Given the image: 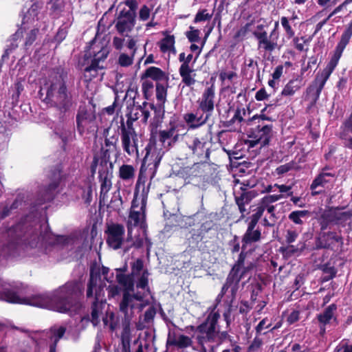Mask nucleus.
I'll use <instances>...</instances> for the list:
<instances>
[{
    "mask_svg": "<svg viewBox=\"0 0 352 352\" xmlns=\"http://www.w3.org/2000/svg\"><path fill=\"white\" fill-rule=\"evenodd\" d=\"M121 340L124 346L129 345L131 342V329L127 321H125L123 324Z\"/></svg>",
    "mask_w": 352,
    "mask_h": 352,
    "instance_id": "c03bdc74",
    "label": "nucleus"
},
{
    "mask_svg": "<svg viewBox=\"0 0 352 352\" xmlns=\"http://www.w3.org/2000/svg\"><path fill=\"white\" fill-rule=\"evenodd\" d=\"M268 94H267L265 89H259L255 95V98L258 101H262L268 98Z\"/></svg>",
    "mask_w": 352,
    "mask_h": 352,
    "instance_id": "052dcab7",
    "label": "nucleus"
},
{
    "mask_svg": "<svg viewBox=\"0 0 352 352\" xmlns=\"http://www.w3.org/2000/svg\"><path fill=\"white\" fill-rule=\"evenodd\" d=\"M150 16V9L146 6H144L141 8L139 13L140 19L142 21H146Z\"/></svg>",
    "mask_w": 352,
    "mask_h": 352,
    "instance_id": "6e6d98bb",
    "label": "nucleus"
},
{
    "mask_svg": "<svg viewBox=\"0 0 352 352\" xmlns=\"http://www.w3.org/2000/svg\"><path fill=\"white\" fill-rule=\"evenodd\" d=\"M219 318V314L214 308L208 315L206 323L199 327L197 336V339L204 349H206L204 344H208V347L211 349V352H214V346L210 343L216 338L215 325Z\"/></svg>",
    "mask_w": 352,
    "mask_h": 352,
    "instance_id": "6e6552de",
    "label": "nucleus"
},
{
    "mask_svg": "<svg viewBox=\"0 0 352 352\" xmlns=\"http://www.w3.org/2000/svg\"><path fill=\"white\" fill-rule=\"evenodd\" d=\"M102 322L104 326H108L111 331L116 329L119 324V318L110 310L109 305L105 311L104 316L102 317Z\"/></svg>",
    "mask_w": 352,
    "mask_h": 352,
    "instance_id": "cd10ccee",
    "label": "nucleus"
},
{
    "mask_svg": "<svg viewBox=\"0 0 352 352\" xmlns=\"http://www.w3.org/2000/svg\"><path fill=\"white\" fill-rule=\"evenodd\" d=\"M301 87V81L298 79L289 80L284 87L282 95L285 96H293Z\"/></svg>",
    "mask_w": 352,
    "mask_h": 352,
    "instance_id": "473e14b6",
    "label": "nucleus"
},
{
    "mask_svg": "<svg viewBox=\"0 0 352 352\" xmlns=\"http://www.w3.org/2000/svg\"><path fill=\"white\" fill-rule=\"evenodd\" d=\"M349 1L348 0L344 1L342 4L339 5L338 7H336L330 14L328 16V17L327 18V19H325L322 23V24H324L327 23V21L330 19L333 16L336 15V14L339 13L340 12H341L343 8L346 6V4L349 3Z\"/></svg>",
    "mask_w": 352,
    "mask_h": 352,
    "instance_id": "5fc2aeb1",
    "label": "nucleus"
},
{
    "mask_svg": "<svg viewBox=\"0 0 352 352\" xmlns=\"http://www.w3.org/2000/svg\"><path fill=\"white\" fill-rule=\"evenodd\" d=\"M179 74L182 78V82L187 86L195 85L196 74L195 70L191 69L189 65L182 64L179 68Z\"/></svg>",
    "mask_w": 352,
    "mask_h": 352,
    "instance_id": "bb28decb",
    "label": "nucleus"
},
{
    "mask_svg": "<svg viewBox=\"0 0 352 352\" xmlns=\"http://www.w3.org/2000/svg\"><path fill=\"white\" fill-rule=\"evenodd\" d=\"M210 117V114L205 116L197 113H188L184 116V120L190 129H195L203 126Z\"/></svg>",
    "mask_w": 352,
    "mask_h": 352,
    "instance_id": "b1692460",
    "label": "nucleus"
},
{
    "mask_svg": "<svg viewBox=\"0 0 352 352\" xmlns=\"http://www.w3.org/2000/svg\"><path fill=\"white\" fill-rule=\"evenodd\" d=\"M124 39L114 37L113 40V45L116 50H121L124 45Z\"/></svg>",
    "mask_w": 352,
    "mask_h": 352,
    "instance_id": "680f3d73",
    "label": "nucleus"
},
{
    "mask_svg": "<svg viewBox=\"0 0 352 352\" xmlns=\"http://www.w3.org/2000/svg\"><path fill=\"white\" fill-rule=\"evenodd\" d=\"M205 144V142H201L198 138H195L189 148L192 150L193 154L201 156L204 153Z\"/></svg>",
    "mask_w": 352,
    "mask_h": 352,
    "instance_id": "58836bf2",
    "label": "nucleus"
},
{
    "mask_svg": "<svg viewBox=\"0 0 352 352\" xmlns=\"http://www.w3.org/2000/svg\"><path fill=\"white\" fill-rule=\"evenodd\" d=\"M298 236V233L293 230H287V234H286V241L288 243H293L296 241V238Z\"/></svg>",
    "mask_w": 352,
    "mask_h": 352,
    "instance_id": "bf43d9fd",
    "label": "nucleus"
},
{
    "mask_svg": "<svg viewBox=\"0 0 352 352\" xmlns=\"http://www.w3.org/2000/svg\"><path fill=\"white\" fill-rule=\"evenodd\" d=\"M109 53L107 47L94 45L85 52L83 62L84 78L86 81H91L98 78L102 79V76L98 77L99 70L103 69L102 63L107 58Z\"/></svg>",
    "mask_w": 352,
    "mask_h": 352,
    "instance_id": "39448f33",
    "label": "nucleus"
},
{
    "mask_svg": "<svg viewBox=\"0 0 352 352\" xmlns=\"http://www.w3.org/2000/svg\"><path fill=\"white\" fill-rule=\"evenodd\" d=\"M352 36V21L349 23L346 29L343 32L341 38L338 43L335 51L327 65L326 67L321 72H318L315 80V84L317 87L316 94L318 96L321 93L324 85L329 76L338 64L339 60L342 56V52L346 46L349 43Z\"/></svg>",
    "mask_w": 352,
    "mask_h": 352,
    "instance_id": "20e7f679",
    "label": "nucleus"
},
{
    "mask_svg": "<svg viewBox=\"0 0 352 352\" xmlns=\"http://www.w3.org/2000/svg\"><path fill=\"white\" fill-rule=\"evenodd\" d=\"M245 114V110L244 108L237 109L234 113V116L232 118L233 122H241L243 120V116Z\"/></svg>",
    "mask_w": 352,
    "mask_h": 352,
    "instance_id": "864d4df0",
    "label": "nucleus"
},
{
    "mask_svg": "<svg viewBox=\"0 0 352 352\" xmlns=\"http://www.w3.org/2000/svg\"><path fill=\"white\" fill-rule=\"evenodd\" d=\"M137 135L134 129L128 126L121 129V142L124 151L129 155H133L137 151Z\"/></svg>",
    "mask_w": 352,
    "mask_h": 352,
    "instance_id": "ddd939ff",
    "label": "nucleus"
},
{
    "mask_svg": "<svg viewBox=\"0 0 352 352\" xmlns=\"http://www.w3.org/2000/svg\"><path fill=\"white\" fill-rule=\"evenodd\" d=\"M278 26V21H276L274 23V28L269 36L267 32H256L255 33V38L258 40V49H263L267 52H272L278 47V40L279 38Z\"/></svg>",
    "mask_w": 352,
    "mask_h": 352,
    "instance_id": "9b49d317",
    "label": "nucleus"
},
{
    "mask_svg": "<svg viewBox=\"0 0 352 352\" xmlns=\"http://www.w3.org/2000/svg\"><path fill=\"white\" fill-rule=\"evenodd\" d=\"M126 45H127L128 49L131 50V52L130 53L135 55L136 50H137L136 41L134 40L133 38H131L128 41Z\"/></svg>",
    "mask_w": 352,
    "mask_h": 352,
    "instance_id": "338daca9",
    "label": "nucleus"
},
{
    "mask_svg": "<svg viewBox=\"0 0 352 352\" xmlns=\"http://www.w3.org/2000/svg\"><path fill=\"white\" fill-rule=\"evenodd\" d=\"M214 106V89L211 86L207 88L199 102V109L206 114H211Z\"/></svg>",
    "mask_w": 352,
    "mask_h": 352,
    "instance_id": "aec40b11",
    "label": "nucleus"
},
{
    "mask_svg": "<svg viewBox=\"0 0 352 352\" xmlns=\"http://www.w3.org/2000/svg\"><path fill=\"white\" fill-rule=\"evenodd\" d=\"M112 167L111 164L108 166V163L104 162L102 165V168L99 170V180L100 182V201H104L107 193L111 188L112 182Z\"/></svg>",
    "mask_w": 352,
    "mask_h": 352,
    "instance_id": "2eb2a0df",
    "label": "nucleus"
},
{
    "mask_svg": "<svg viewBox=\"0 0 352 352\" xmlns=\"http://www.w3.org/2000/svg\"><path fill=\"white\" fill-rule=\"evenodd\" d=\"M105 233L107 243L110 248L118 250L122 247L125 234V230L122 225L113 223L107 224Z\"/></svg>",
    "mask_w": 352,
    "mask_h": 352,
    "instance_id": "f8f14e48",
    "label": "nucleus"
},
{
    "mask_svg": "<svg viewBox=\"0 0 352 352\" xmlns=\"http://www.w3.org/2000/svg\"><path fill=\"white\" fill-rule=\"evenodd\" d=\"M280 23L286 32L287 37H293L294 36V31L290 25L288 19L285 16H282L280 19Z\"/></svg>",
    "mask_w": 352,
    "mask_h": 352,
    "instance_id": "09e8293b",
    "label": "nucleus"
},
{
    "mask_svg": "<svg viewBox=\"0 0 352 352\" xmlns=\"http://www.w3.org/2000/svg\"><path fill=\"white\" fill-rule=\"evenodd\" d=\"M81 289L78 283H67L51 294L36 296L32 299L25 298L21 289L0 280V299L12 303L28 304L70 315L76 314L82 307L78 299Z\"/></svg>",
    "mask_w": 352,
    "mask_h": 352,
    "instance_id": "f257e3e1",
    "label": "nucleus"
},
{
    "mask_svg": "<svg viewBox=\"0 0 352 352\" xmlns=\"http://www.w3.org/2000/svg\"><path fill=\"white\" fill-rule=\"evenodd\" d=\"M340 129V136L344 144L347 148L352 149V113L343 123Z\"/></svg>",
    "mask_w": 352,
    "mask_h": 352,
    "instance_id": "a878e982",
    "label": "nucleus"
},
{
    "mask_svg": "<svg viewBox=\"0 0 352 352\" xmlns=\"http://www.w3.org/2000/svg\"><path fill=\"white\" fill-rule=\"evenodd\" d=\"M179 134L177 126L172 125L169 129L160 132V140L164 147L170 148L179 139Z\"/></svg>",
    "mask_w": 352,
    "mask_h": 352,
    "instance_id": "4be33fe9",
    "label": "nucleus"
},
{
    "mask_svg": "<svg viewBox=\"0 0 352 352\" xmlns=\"http://www.w3.org/2000/svg\"><path fill=\"white\" fill-rule=\"evenodd\" d=\"M160 47L162 52H172L176 54L175 48V37L173 35H166L160 43Z\"/></svg>",
    "mask_w": 352,
    "mask_h": 352,
    "instance_id": "7c9ffc66",
    "label": "nucleus"
},
{
    "mask_svg": "<svg viewBox=\"0 0 352 352\" xmlns=\"http://www.w3.org/2000/svg\"><path fill=\"white\" fill-rule=\"evenodd\" d=\"M336 351L337 352H352V345L338 346Z\"/></svg>",
    "mask_w": 352,
    "mask_h": 352,
    "instance_id": "774afa93",
    "label": "nucleus"
},
{
    "mask_svg": "<svg viewBox=\"0 0 352 352\" xmlns=\"http://www.w3.org/2000/svg\"><path fill=\"white\" fill-rule=\"evenodd\" d=\"M192 344L191 338L187 336L175 331H170L168 335L166 346L168 352L175 346L184 349L190 346Z\"/></svg>",
    "mask_w": 352,
    "mask_h": 352,
    "instance_id": "a211bd4d",
    "label": "nucleus"
},
{
    "mask_svg": "<svg viewBox=\"0 0 352 352\" xmlns=\"http://www.w3.org/2000/svg\"><path fill=\"white\" fill-rule=\"evenodd\" d=\"M310 212L308 210H295L292 211L288 216V218L296 225H302V219L309 216Z\"/></svg>",
    "mask_w": 352,
    "mask_h": 352,
    "instance_id": "c9c22d12",
    "label": "nucleus"
},
{
    "mask_svg": "<svg viewBox=\"0 0 352 352\" xmlns=\"http://www.w3.org/2000/svg\"><path fill=\"white\" fill-rule=\"evenodd\" d=\"M167 91L165 86L161 84L156 85V98L159 102L164 104L166 99Z\"/></svg>",
    "mask_w": 352,
    "mask_h": 352,
    "instance_id": "49530a36",
    "label": "nucleus"
},
{
    "mask_svg": "<svg viewBox=\"0 0 352 352\" xmlns=\"http://www.w3.org/2000/svg\"><path fill=\"white\" fill-rule=\"evenodd\" d=\"M153 115L150 120V131L152 134L156 132L157 129L160 126L163 120L164 113L160 109L153 110Z\"/></svg>",
    "mask_w": 352,
    "mask_h": 352,
    "instance_id": "72a5a7b5",
    "label": "nucleus"
},
{
    "mask_svg": "<svg viewBox=\"0 0 352 352\" xmlns=\"http://www.w3.org/2000/svg\"><path fill=\"white\" fill-rule=\"evenodd\" d=\"M256 195L253 191L244 192L240 197L236 199V204L241 213L245 211V204H248Z\"/></svg>",
    "mask_w": 352,
    "mask_h": 352,
    "instance_id": "e433bc0d",
    "label": "nucleus"
},
{
    "mask_svg": "<svg viewBox=\"0 0 352 352\" xmlns=\"http://www.w3.org/2000/svg\"><path fill=\"white\" fill-rule=\"evenodd\" d=\"M294 43H295L296 48L297 50H298L299 51H303L305 50L304 45H305V41L304 40L303 38H296L294 39Z\"/></svg>",
    "mask_w": 352,
    "mask_h": 352,
    "instance_id": "69168bd1",
    "label": "nucleus"
},
{
    "mask_svg": "<svg viewBox=\"0 0 352 352\" xmlns=\"http://www.w3.org/2000/svg\"><path fill=\"white\" fill-rule=\"evenodd\" d=\"M92 269H96L97 270H99L100 272V276L101 278V281L102 283V287L104 288V283L103 280H106L108 283H109V285L108 287L107 288V290L108 292V296L109 298H113L116 296L118 295L120 292V288L116 285L114 283H112V280H110V278L107 277L109 269L106 267H102L101 269L96 267H93L91 268V270Z\"/></svg>",
    "mask_w": 352,
    "mask_h": 352,
    "instance_id": "393cba45",
    "label": "nucleus"
},
{
    "mask_svg": "<svg viewBox=\"0 0 352 352\" xmlns=\"http://www.w3.org/2000/svg\"><path fill=\"white\" fill-rule=\"evenodd\" d=\"M164 155V151L155 142H150L146 147V155L144 157V164L153 166L156 168L160 163Z\"/></svg>",
    "mask_w": 352,
    "mask_h": 352,
    "instance_id": "dca6fc26",
    "label": "nucleus"
},
{
    "mask_svg": "<svg viewBox=\"0 0 352 352\" xmlns=\"http://www.w3.org/2000/svg\"><path fill=\"white\" fill-rule=\"evenodd\" d=\"M153 82L147 78L142 80V91L146 99H148L153 94Z\"/></svg>",
    "mask_w": 352,
    "mask_h": 352,
    "instance_id": "79ce46f5",
    "label": "nucleus"
},
{
    "mask_svg": "<svg viewBox=\"0 0 352 352\" xmlns=\"http://www.w3.org/2000/svg\"><path fill=\"white\" fill-rule=\"evenodd\" d=\"M135 169L131 165L124 164L120 167L119 176L124 180H128L133 178Z\"/></svg>",
    "mask_w": 352,
    "mask_h": 352,
    "instance_id": "4c0bfd02",
    "label": "nucleus"
},
{
    "mask_svg": "<svg viewBox=\"0 0 352 352\" xmlns=\"http://www.w3.org/2000/svg\"><path fill=\"white\" fill-rule=\"evenodd\" d=\"M146 205V197L144 195L139 196L135 195L132 201L130 214L127 222L128 239H132V230L133 227H140L144 233V221L145 218V209Z\"/></svg>",
    "mask_w": 352,
    "mask_h": 352,
    "instance_id": "0eeeda50",
    "label": "nucleus"
},
{
    "mask_svg": "<svg viewBox=\"0 0 352 352\" xmlns=\"http://www.w3.org/2000/svg\"><path fill=\"white\" fill-rule=\"evenodd\" d=\"M252 267L253 265H251L248 267H244L241 261H239L238 263L233 267L228 279L232 277L234 280L238 283L242 278L245 276L246 272Z\"/></svg>",
    "mask_w": 352,
    "mask_h": 352,
    "instance_id": "c756f323",
    "label": "nucleus"
},
{
    "mask_svg": "<svg viewBox=\"0 0 352 352\" xmlns=\"http://www.w3.org/2000/svg\"><path fill=\"white\" fill-rule=\"evenodd\" d=\"M283 198V195H270L263 197L259 201L255 212L252 215V217L259 220V219L267 212L270 214V218L263 219V225L265 226H274L277 217L274 212L275 206L272 205L273 203Z\"/></svg>",
    "mask_w": 352,
    "mask_h": 352,
    "instance_id": "1a4fd4ad",
    "label": "nucleus"
},
{
    "mask_svg": "<svg viewBox=\"0 0 352 352\" xmlns=\"http://www.w3.org/2000/svg\"><path fill=\"white\" fill-rule=\"evenodd\" d=\"M336 306L331 305L327 307L324 311L318 315V320L320 323V334L323 335L325 333V325L331 323L332 321L336 320L335 311Z\"/></svg>",
    "mask_w": 352,
    "mask_h": 352,
    "instance_id": "5701e85b",
    "label": "nucleus"
},
{
    "mask_svg": "<svg viewBox=\"0 0 352 352\" xmlns=\"http://www.w3.org/2000/svg\"><path fill=\"white\" fill-rule=\"evenodd\" d=\"M28 16H25L23 19L22 26L19 28L16 33L13 35L12 39L14 41H17L21 39L24 41V45L25 47H28L32 45L34 42L38 30L36 28H29L26 23L28 22Z\"/></svg>",
    "mask_w": 352,
    "mask_h": 352,
    "instance_id": "4468645a",
    "label": "nucleus"
},
{
    "mask_svg": "<svg viewBox=\"0 0 352 352\" xmlns=\"http://www.w3.org/2000/svg\"><path fill=\"white\" fill-rule=\"evenodd\" d=\"M144 263L141 259H137L131 265V275L133 276H142L144 272H146L143 269Z\"/></svg>",
    "mask_w": 352,
    "mask_h": 352,
    "instance_id": "37998d69",
    "label": "nucleus"
},
{
    "mask_svg": "<svg viewBox=\"0 0 352 352\" xmlns=\"http://www.w3.org/2000/svg\"><path fill=\"white\" fill-rule=\"evenodd\" d=\"M201 166L199 164H194L192 166L188 169L189 174L188 182H195L194 179L197 177H200L202 175V171L201 170Z\"/></svg>",
    "mask_w": 352,
    "mask_h": 352,
    "instance_id": "a18cd8bd",
    "label": "nucleus"
},
{
    "mask_svg": "<svg viewBox=\"0 0 352 352\" xmlns=\"http://www.w3.org/2000/svg\"><path fill=\"white\" fill-rule=\"evenodd\" d=\"M262 344V341L260 338H255L248 348L249 351H254L258 349Z\"/></svg>",
    "mask_w": 352,
    "mask_h": 352,
    "instance_id": "13d9d810",
    "label": "nucleus"
},
{
    "mask_svg": "<svg viewBox=\"0 0 352 352\" xmlns=\"http://www.w3.org/2000/svg\"><path fill=\"white\" fill-rule=\"evenodd\" d=\"M55 133L60 136L63 141L66 142L69 138L72 136V130L71 127L67 126H63V131H60L59 129H56Z\"/></svg>",
    "mask_w": 352,
    "mask_h": 352,
    "instance_id": "de8ad7c7",
    "label": "nucleus"
},
{
    "mask_svg": "<svg viewBox=\"0 0 352 352\" xmlns=\"http://www.w3.org/2000/svg\"><path fill=\"white\" fill-rule=\"evenodd\" d=\"M41 96L45 95V100L52 102L60 110H66L71 104L70 96L60 77L47 80L40 89Z\"/></svg>",
    "mask_w": 352,
    "mask_h": 352,
    "instance_id": "423d86ee",
    "label": "nucleus"
},
{
    "mask_svg": "<svg viewBox=\"0 0 352 352\" xmlns=\"http://www.w3.org/2000/svg\"><path fill=\"white\" fill-rule=\"evenodd\" d=\"M283 65L277 66L275 68V69L272 74V78L276 80L279 79L283 74Z\"/></svg>",
    "mask_w": 352,
    "mask_h": 352,
    "instance_id": "0e129e2a",
    "label": "nucleus"
},
{
    "mask_svg": "<svg viewBox=\"0 0 352 352\" xmlns=\"http://www.w3.org/2000/svg\"><path fill=\"white\" fill-rule=\"evenodd\" d=\"M153 110H156V108L153 104H148L147 102H143V105L139 107V111L141 113V120L142 122L146 123L148 122L149 118H152L153 115Z\"/></svg>",
    "mask_w": 352,
    "mask_h": 352,
    "instance_id": "f704fd0d",
    "label": "nucleus"
},
{
    "mask_svg": "<svg viewBox=\"0 0 352 352\" xmlns=\"http://www.w3.org/2000/svg\"><path fill=\"white\" fill-rule=\"evenodd\" d=\"M126 268H117L116 280L119 285L123 288L124 293L123 299L120 305V311L126 314L129 307L131 309H138L141 311L144 307L151 302L152 296L148 287V273L144 272L136 283L138 292L131 296L129 294L133 287V282L130 276L121 273L125 271Z\"/></svg>",
    "mask_w": 352,
    "mask_h": 352,
    "instance_id": "f03ea898",
    "label": "nucleus"
},
{
    "mask_svg": "<svg viewBox=\"0 0 352 352\" xmlns=\"http://www.w3.org/2000/svg\"><path fill=\"white\" fill-rule=\"evenodd\" d=\"M258 221V220L251 217L248 229L243 237V249H244L245 245L259 241L261 234V231L254 229Z\"/></svg>",
    "mask_w": 352,
    "mask_h": 352,
    "instance_id": "412c9836",
    "label": "nucleus"
},
{
    "mask_svg": "<svg viewBox=\"0 0 352 352\" xmlns=\"http://www.w3.org/2000/svg\"><path fill=\"white\" fill-rule=\"evenodd\" d=\"M272 137V126L259 124L250 131L246 143L250 148L257 146L261 148L268 144Z\"/></svg>",
    "mask_w": 352,
    "mask_h": 352,
    "instance_id": "9d476101",
    "label": "nucleus"
},
{
    "mask_svg": "<svg viewBox=\"0 0 352 352\" xmlns=\"http://www.w3.org/2000/svg\"><path fill=\"white\" fill-rule=\"evenodd\" d=\"M191 30L186 33V36L190 42H196L199 39L200 31L190 28Z\"/></svg>",
    "mask_w": 352,
    "mask_h": 352,
    "instance_id": "603ef678",
    "label": "nucleus"
},
{
    "mask_svg": "<svg viewBox=\"0 0 352 352\" xmlns=\"http://www.w3.org/2000/svg\"><path fill=\"white\" fill-rule=\"evenodd\" d=\"M323 237L326 241L324 247H329L331 245H334L336 243H342V238L340 234L336 232H329L325 234Z\"/></svg>",
    "mask_w": 352,
    "mask_h": 352,
    "instance_id": "a19ab883",
    "label": "nucleus"
},
{
    "mask_svg": "<svg viewBox=\"0 0 352 352\" xmlns=\"http://www.w3.org/2000/svg\"><path fill=\"white\" fill-rule=\"evenodd\" d=\"M292 167V164H284V165H282V166H280L279 167H278L276 168V172L279 175L283 174V173H285L288 172L289 170H290Z\"/></svg>",
    "mask_w": 352,
    "mask_h": 352,
    "instance_id": "e2e57ef3",
    "label": "nucleus"
},
{
    "mask_svg": "<svg viewBox=\"0 0 352 352\" xmlns=\"http://www.w3.org/2000/svg\"><path fill=\"white\" fill-rule=\"evenodd\" d=\"M95 297V301L91 305V322L94 326H97L100 319L104 316L107 310L106 300L104 299V292L100 276V272L96 269L90 270V278L87 285V297Z\"/></svg>",
    "mask_w": 352,
    "mask_h": 352,
    "instance_id": "7ed1b4c3",
    "label": "nucleus"
},
{
    "mask_svg": "<svg viewBox=\"0 0 352 352\" xmlns=\"http://www.w3.org/2000/svg\"><path fill=\"white\" fill-rule=\"evenodd\" d=\"M138 95V86L135 83H131L125 95L126 98L134 100Z\"/></svg>",
    "mask_w": 352,
    "mask_h": 352,
    "instance_id": "3c124183",
    "label": "nucleus"
},
{
    "mask_svg": "<svg viewBox=\"0 0 352 352\" xmlns=\"http://www.w3.org/2000/svg\"><path fill=\"white\" fill-rule=\"evenodd\" d=\"M135 24V14L132 11H122L120 12L116 23V28L122 34H128Z\"/></svg>",
    "mask_w": 352,
    "mask_h": 352,
    "instance_id": "6ab92c4d",
    "label": "nucleus"
},
{
    "mask_svg": "<svg viewBox=\"0 0 352 352\" xmlns=\"http://www.w3.org/2000/svg\"><path fill=\"white\" fill-rule=\"evenodd\" d=\"M134 56L135 55L131 53H120L118 56V63L121 67H129L133 64Z\"/></svg>",
    "mask_w": 352,
    "mask_h": 352,
    "instance_id": "ea45409f",
    "label": "nucleus"
},
{
    "mask_svg": "<svg viewBox=\"0 0 352 352\" xmlns=\"http://www.w3.org/2000/svg\"><path fill=\"white\" fill-rule=\"evenodd\" d=\"M91 322V317L89 316H85L82 318H81V320L78 324V331L83 330L86 328V327L89 324V323Z\"/></svg>",
    "mask_w": 352,
    "mask_h": 352,
    "instance_id": "4d7b16f0",
    "label": "nucleus"
},
{
    "mask_svg": "<svg viewBox=\"0 0 352 352\" xmlns=\"http://www.w3.org/2000/svg\"><path fill=\"white\" fill-rule=\"evenodd\" d=\"M144 76L146 78H150L156 81L165 80L167 78L166 74L160 68L155 67H148Z\"/></svg>",
    "mask_w": 352,
    "mask_h": 352,
    "instance_id": "2f4dec72",
    "label": "nucleus"
},
{
    "mask_svg": "<svg viewBox=\"0 0 352 352\" xmlns=\"http://www.w3.org/2000/svg\"><path fill=\"white\" fill-rule=\"evenodd\" d=\"M212 14L208 13L207 10H201L197 13L195 17V22L198 23L208 21L212 18Z\"/></svg>",
    "mask_w": 352,
    "mask_h": 352,
    "instance_id": "8fccbe9b",
    "label": "nucleus"
},
{
    "mask_svg": "<svg viewBox=\"0 0 352 352\" xmlns=\"http://www.w3.org/2000/svg\"><path fill=\"white\" fill-rule=\"evenodd\" d=\"M333 175L329 173L322 172L319 174V175L313 181L311 185V189L312 190V194L316 195L320 192V190H316V189L320 186H324L326 183L330 182L329 179L333 177Z\"/></svg>",
    "mask_w": 352,
    "mask_h": 352,
    "instance_id": "c85d7f7f",
    "label": "nucleus"
},
{
    "mask_svg": "<svg viewBox=\"0 0 352 352\" xmlns=\"http://www.w3.org/2000/svg\"><path fill=\"white\" fill-rule=\"evenodd\" d=\"M96 116L91 109H87L85 107H80L77 115V127L80 133H83L85 130H89L94 126Z\"/></svg>",
    "mask_w": 352,
    "mask_h": 352,
    "instance_id": "f3484780",
    "label": "nucleus"
}]
</instances>
